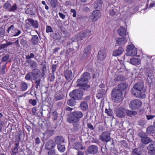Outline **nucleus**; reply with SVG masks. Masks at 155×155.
Masks as SVG:
<instances>
[{
	"mask_svg": "<svg viewBox=\"0 0 155 155\" xmlns=\"http://www.w3.org/2000/svg\"><path fill=\"white\" fill-rule=\"evenodd\" d=\"M144 87V84L142 82L136 83L131 89V93L137 97L143 98L146 96L144 93L145 91L143 89Z\"/></svg>",
	"mask_w": 155,
	"mask_h": 155,
	"instance_id": "f257e3e1",
	"label": "nucleus"
},
{
	"mask_svg": "<svg viewBox=\"0 0 155 155\" xmlns=\"http://www.w3.org/2000/svg\"><path fill=\"white\" fill-rule=\"evenodd\" d=\"M83 116V113L80 111H75L72 113L71 115L67 118V121L69 123L78 122Z\"/></svg>",
	"mask_w": 155,
	"mask_h": 155,
	"instance_id": "f03ea898",
	"label": "nucleus"
},
{
	"mask_svg": "<svg viewBox=\"0 0 155 155\" xmlns=\"http://www.w3.org/2000/svg\"><path fill=\"white\" fill-rule=\"evenodd\" d=\"M122 93L121 90L118 89H113L111 93L112 100L116 103H120L122 100Z\"/></svg>",
	"mask_w": 155,
	"mask_h": 155,
	"instance_id": "7ed1b4c3",
	"label": "nucleus"
},
{
	"mask_svg": "<svg viewBox=\"0 0 155 155\" xmlns=\"http://www.w3.org/2000/svg\"><path fill=\"white\" fill-rule=\"evenodd\" d=\"M70 96L76 100H81L82 99L83 92L81 90L76 89L69 93Z\"/></svg>",
	"mask_w": 155,
	"mask_h": 155,
	"instance_id": "20e7f679",
	"label": "nucleus"
},
{
	"mask_svg": "<svg viewBox=\"0 0 155 155\" xmlns=\"http://www.w3.org/2000/svg\"><path fill=\"white\" fill-rule=\"evenodd\" d=\"M142 103L140 100L136 99L133 100L129 104L130 107L132 110H136L141 107Z\"/></svg>",
	"mask_w": 155,
	"mask_h": 155,
	"instance_id": "39448f33",
	"label": "nucleus"
},
{
	"mask_svg": "<svg viewBox=\"0 0 155 155\" xmlns=\"http://www.w3.org/2000/svg\"><path fill=\"white\" fill-rule=\"evenodd\" d=\"M137 48H135L134 46L132 44L128 45L127 47L126 51L127 54L128 56H134L137 54Z\"/></svg>",
	"mask_w": 155,
	"mask_h": 155,
	"instance_id": "423d86ee",
	"label": "nucleus"
},
{
	"mask_svg": "<svg viewBox=\"0 0 155 155\" xmlns=\"http://www.w3.org/2000/svg\"><path fill=\"white\" fill-rule=\"evenodd\" d=\"M7 31L12 36H17L21 33V31L15 28L13 25H11L8 29Z\"/></svg>",
	"mask_w": 155,
	"mask_h": 155,
	"instance_id": "0eeeda50",
	"label": "nucleus"
},
{
	"mask_svg": "<svg viewBox=\"0 0 155 155\" xmlns=\"http://www.w3.org/2000/svg\"><path fill=\"white\" fill-rule=\"evenodd\" d=\"M87 83L84 81V80L81 78L77 81V86L80 87L83 90H87L90 88V86L87 84Z\"/></svg>",
	"mask_w": 155,
	"mask_h": 155,
	"instance_id": "6e6552de",
	"label": "nucleus"
},
{
	"mask_svg": "<svg viewBox=\"0 0 155 155\" xmlns=\"http://www.w3.org/2000/svg\"><path fill=\"white\" fill-rule=\"evenodd\" d=\"M126 112V109L123 107H120L117 108L115 110V114L117 117L122 118L125 117Z\"/></svg>",
	"mask_w": 155,
	"mask_h": 155,
	"instance_id": "1a4fd4ad",
	"label": "nucleus"
},
{
	"mask_svg": "<svg viewBox=\"0 0 155 155\" xmlns=\"http://www.w3.org/2000/svg\"><path fill=\"white\" fill-rule=\"evenodd\" d=\"M110 133L109 132L104 131L100 136L99 139L102 141L107 143L110 140Z\"/></svg>",
	"mask_w": 155,
	"mask_h": 155,
	"instance_id": "9d476101",
	"label": "nucleus"
},
{
	"mask_svg": "<svg viewBox=\"0 0 155 155\" xmlns=\"http://www.w3.org/2000/svg\"><path fill=\"white\" fill-rule=\"evenodd\" d=\"M33 80H41V73L38 69H34L32 71Z\"/></svg>",
	"mask_w": 155,
	"mask_h": 155,
	"instance_id": "9b49d317",
	"label": "nucleus"
},
{
	"mask_svg": "<svg viewBox=\"0 0 155 155\" xmlns=\"http://www.w3.org/2000/svg\"><path fill=\"white\" fill-rule=\"evenodd\" d=\"M107 55V53L106 49L104 48L101 49L98 51L97 59L99 61H103L104 60Z\"/></svg>",
	"mask_w": 155,
	"mask_h": 155,
	"instance_id": "f8f14e48",
	"label": "nucleus"
},
{
	"mask_svg": "<svg viewBox=\"0 0 155 155\" xmlns=\"http://www.w3.org/2000/svg\"><path fill=\"white\" fill-rule=\"evenodd\" d=\"M145 75L147 77V80L148 83H151L153 82L154 76L152 70L147 69L146 71Z\"/></svg>",
	"mask_w": 155,
	"mask_h": 155,
	"instance_id": "ddd939ff",
	"label": "nucleus"
},
{
	"mask_svg": "<svg viewBox=\"0 0 155 155\" xmlns=\"http://www.w3.org/2000/svg\"><path fill=\"white\" fill-rule=\"evenodd\" d=\"M91 31L87 29L80 32L78 35V37L81 40L85 39L91 35Z\"/></svg>",
	"mask_w": 155,
	"mask_h": 155,
	"instance_id": "4468645a",
	"label": "nucleus"
},
{
	"mask_svg": "<svg viewBox=\"0 0 155 155\" xmlns=\"http://www.w3.org/2000/svg\"><path fill=\"white\" fill-rule=\"evenodd\" d=\"M92 20L93 21H96L101 17V14L99 10H94L92 12Z\"/></svg>",
	"mask_w": 155,
	"mask_h": 155,
	"instance_id": "2eb2a0df",
	"label": "nucleus"
},
{
	"mask_svg": "<svg viewBox=\"0 0 155 155\" xmlns=\"http://www.w3.org/2000/svg\"><path fill=\"white\" fill-rule=\"evenodd\" d=\"M26 20L29 22L31 25L35 28H38L39 24L37 21L34 20L32 18H28Z\"/></svg>",
	"mask_w": 155,
	"mask_h": 155,
	"instance_id": "dca6fc26",
	"label": "nucleus"
},
{
	"mask_svg": "<svg viewBox=\"0 0 155 155\" xmlns=\"http://www.w3.org/2000/svg\"><path fill=\"white\" fill-rule=\"evenodd\" d=\"M81 79L84 80V82L88 83V80L91 78V76L89 73L88 72H85L83 73L81 76Z\"/></svg>",
	"mask_w": 155,
	"mask_h": 155,
	"instance_id": "f3484780",
	"label": "nucleus"
},
{
	"mask_svg": "<svg viewBox=\"0 0 155 155\" xmlns=\"http://www.w3.org/2000/svg\"><path fill=\"white\" fill-rule=\"evenodd\" d=\"M87 151L89 153L94 154L97 152L98 148L97 146H89Z\"/></svg>",
	"mask_w": 155,
	"mask_h": 155,
	"instance_id": "a211bd4d",
	"label": "nucleus"
},
{
	"mask_svg": "<svg viewBox=\"0 0 155 155\" xmlns=\"http://www.w3.org/2000/svg\"><path fill=\"white\" fill-rule=\"evenodd\" d=\"M55 143L58 145H61L64 142V139L63 137L61 136H58L55 138Z\"/></svg>",
	"mask_w": 155,
	"mask_h": 155,
	"instance_id": "6ab92c4d",
	"label": "nucleus"
},
{
	"mask_svg": "<svg viewBox=\"0 0 155 155\" xmlns=\"http://www.w3.org/2000/svg\"><path fill=\"white\" fill-rule=\"evenodd\" d=\"M55 146H45L46 150H49L48 152V155L54 154L55 153V150L54 149Z\"/></svg>",
	"mask_w": 155,
	"mask_h": 155,
	"instance_id": "aec40b11",
	"label": "nucleus"
},
{
	"mask_svg": "<svg viewBox=\"0 0 155 155\" xmlns=\"http://www.w3.org/2000/svg\"><path fill=\"white\" fill-rule=\"evenodd\" d=\"M54 129L53 128H50L49 127L48 128L47 130H46L44 133V137L48 138L51 136L53 134Z\"/></svg>",
	"mask_w": 155,
	"mask_h": 155,
	"instance_id": "412c9836",
	"label": "nucleus"
},
{
	"mask_svg": "<svg viewBox=\"0 0 155 155\" xmlns=\"http://www.w3.org/2000/svg\"><path fill=\"white\" fill-rule=\"evenodd\" d=\"M124 49L121 47H119L118 49H116L114 51L113 53V56H117L121 55L123 52Z\"/></svg>",
	"mask_w": 155,
	"mask_h": 155,
	"instance_id": "4be33fe9",
	"label": "nucleus"
},
{
	"mask_svg": "<svg viewBox=\"0 0 155 155\" xmlns=\"http://www.w3.org/2000/svg\"><path fill=\"white\" fill-rule=\"evenodd\" d=\"M116 44L119 45H124L127 42L125 38H117L116 39Z\"/></svg>",
	"mask_w": 155,
	"mask_h": 155,
	"instance_id": "5701e85b",
	"label": "nucleus"
},
{
	"mask_svg": "<svg viewBox=\"0 0 155 155\" xmlns=\"http://www.w3.org/2000/svg\"><path fill=\"white\" fill-rule=\"evenodd\" d=\"M26 62L28 63L31 69H37V64L35 61L32 60H28Z\"/></svg>",
	"mask_w": 155,
	"mask_h": 155,
	"instance_id": "b1692460",
	"label": "nucleus"
},
{
	"mask_svg": "<svg viewBox=\"0 0 155 155\" xmlns=\"http://www.w3.org/2000/svg\"><path fill=\"white\" fill-rule=\"evenodd\" d=\"M102 4L103 2L101 0H97L94 3V8L95 9H98L97 10L100 9L102 7Z\"/></svg>",
	"mask_w": 155,
	"mask_h": 155,
	"instance_id": "393cba45",
	"label": "nucleus"
},
{
	"mask_svg": "<svg viewBox=\"0 0 155 155\" xmlns=\"http://www.w3.org/2000/svg\"><path fill=\"white\" fill-rule=\"evenodd\" d=\"M117 32L119 35L121 36H124L126 35V31L125 28L123 26L120 27L118 29Z\"/></svg>",
	"mask_w": 155,
	"mask_h": 155,
	"instance_id": "a878e982",
	"label": "nucleus"
},
{
	"mask_svg": "<svg viewBox=\"0 0 155 155\" xmlns=\"http://www.w3.org/2000/svg\"><path fill=\"white\" fill-rule=\"evenodd\" d=\"M80 108L82 110H87L88 109V105L87 102L86 101L81 102L80 105Z\"/></svg>",
	"mask_w": 155,
	"mask_h": 155,
	"instance_id": "bb28decb",
	"label": "nucleus"
},
{
	"mask_svg": "<svg viewBox=\"0 0 155 155\" xmlns=\"http://www.w3.org/2000/svg\"><path fill=\"white\" fill-rule=\"evenodd\" d=\"M130 63L133 65H139L140 63L141 60L139 58H131L130 60Z\"/></svg>",
	"mask_w": 155,
	"mask_h": 155,
	"instance_id": "cd10ccee",
	"label": "nucleus"
},
{
	"mask_svg": "<svg viewBox=\"0 0 155 155\" xmlns=\"http://www.w3.org/2000/svg\"><path fill=\"white\" fill-rule=\"evenodd\" d=\"M91 46V45H88L84 50V53L83 54V56H84L83 58L85 59L87 56L88 54L90 53Z\"/></svg>",
	"mask_w": 155,
	"mask_h": 155,
	"instance_id": "c85d7f7f",
	"label": "nucleus"
},
{
	"mask_svg": "<svg viewBox=\"0 0 155 155\" xmlns=\"http://www.w3.org/2000/svg\"><path fill=\"white\" fill-rule=\"evenodd\" d=\"M39 39L37 35H32L31 39V41L32 45H36L38 42Z\"/></svg>",
	"mask_w": 155,
	"mask_h": 155,
	"instance_id": "c756f323",
	"label": "nucleus"
},
{
	"mask_svg": "<svg viewBox=\"0 0 155 155\" xmlns=\"http://www.w3.org/2000/svg\"><path fill=\"white\" fill-rule=\"evenodd\" d=\"M25 13L27 14L34 15L36 13L35 11L32 8H28L25 11Z\"/></svg>",
	"mask_w": 155,
	"mask_h": 155,
	"instance_id": "7c9ffc66",
	"label": "nucleus"
},
{
	"mask_svg": "<svg viewBox=\"0 0 155 155\" xmlns=\"http://www.w3.org/2000/svg\"><path fill=\"white\" fill-rule=\"evenodd\" d=\"M72 73L71 71L67 70L65 72L64 76L66 79L69 80L72 77Z\"/></svg>",
	"mask_w": 155,
	"mask_h": 155,
	"instance_id": "2f4dec72",
	"label": "nucleus"
},
{
	"mask_svg": "<svg viewBox=\"0 0 155 155\" xmlns=\"http://www.w3.org/2000/svg\"><path fill=\"white\" fill-rule=\"evenodd\" d=\"M54 97L55 100L58 101L63 99L64 97V95L62 93H58L55 95Z\"/></svg>",
	"mask_w": 155,
	"mask_h": 155,
	"instance_id": "473e14b6",
	"label": "nucleus"
},
{
	"mask_svg": "<svg viewBox=\"0 0 155 155\" xmlns=\"http://www.w3.org/2000/svg\"><path fill=\"white\" fill-rule=\"evenodd\" d=\"M142 142L145 144H147L150 142L152 140L149 137H147V135L141 139Z\"/></svg>",
	"mask_w": 155,
	"mask_h": 155,
	"instance_id": "72a5a7b5",
	"label": "nucleus"
},
{
	"mask_svg": "<svg viewBox=\"0 0 155 155\" xmlns=\"http://www.w3.org/2000/svg\"><path fill=\"white\" fill-rule=\"evenodd\" d=\"M128 86L126 83H121L118 85V87L121 90H124L127 88Z\"/></svg>",
	"mask_w": 155,
	"mask_h": 155,
	"instance_id": "f704fd0d",
	"label": "nucleus"
},
{
	"mask_svg": "<svg viewBox=\"0 0 155 155\" xmlns=\"http://www.w3.org/2000/svg\"><path fill=\"white\" fill-rule=\"evenodd\" d=\"M74 99L71 98L68 100L67 101V104L71 106H74L76 104V102Z\"/></svg>",
	"mask_w": 155,
	"mask_h": 155,
	"instance_id": "c9c22d12",
	"label": "nucleus"
},
{
	"mask_svg": "<svg viewBox=\"0 0 155 155\" xmlns=\"http://www.w3.org/2000/svg\"><path fill=\"white\" fill-rule=\"evenodd\" d=\"M147 132L148 134L155 133V127L153 126H150L147 129Z\"/></svg>",
	"mask_w": 155,
	"mask_h": 155,
	"instance_id": "e433bc0d",
	"label": "nucleus"
},
{
	"mask_svg": "<svg viewBox=\"0 0 155 155\" xmlns=\"http://www.w3.org/2000/svg\"><path fill=\"white\" fill-rule=\"evenodd\" d=\"M147 149L149 150L148 153L149 154L152 155L155 153V147H152L151 146H148Z\"/></svg>",
	"mask_w": 155,
	"mask_h": 155,
	"instance_id": "4c0bfd02",
	"label": "nucleus"
},
{
	"mask_svg": "<svg viewBox=\"0 0 155 155\" xmlns=\"http://www.w3.org/2000/svg\"><path fill=\"white\" fill-rule=\"evenodd\" d=\"M72 123H73V129L74 131H77L80 128V126L78 122H73Z\"/></svg>",
	"mask_w": 155,
	"mask_h": 155,
	"instance_id": "58836bf2",
	"label": "nucleus"
},
{
	"mask_svg": "<svg viewBox=\"0 0 155 155\" xmlns=\"http://www.w3.org/2000/svg\"><path fill=\"white\" fill-rule=\"evenodd\" d=\"M28 88V85L27 84L24 82H22L21 83L20 89L23 91H25Z\"/></svg>",
	"mask_w": 155,
	"mask_h": 155,
	"instance_id": "ea45409f",
	"label": "nucleus"
},
{
	"mask_svg": "<svg viewBox=\"0 0 155 155\" xmlns=\"http://www.w3.org/2000/svg\"><path fill=\"white\" fill-rule=\"evenodd\" d=\"M127 116L130 117H132L136 115L137 114L136 112L132 111L130 110H126V112Z\"/></svg>",
	"mask_w": 155,
	"mask_h": 155,
	"instance_id": "a19ab883",
	"label": "nucleus"
},
{
	"mask_svg": "<svg viewBox=\"0 0 155 155\" xmlns=\"http://www.w3.org/2000/svg\"><path fill=\"white\" fill-rule=\"evenodd\" d=\"M9 55L8 54H6L2 57L1 62H5V64H7L8 62V60L9 59Z\"/></svg>",
	"mask_w": 155,
	"mask_h": 155,
	"instance_id": "79ce46f5",
	"label": "nucleus"
},
{
	"mask_svg": "<svg viewBox=\"0 0 155 155\" xmlns=\"http://www.w3.org/2000/svg\"><path fill=\"white\" fill-rule=\"evenodd\" d=\"M35 81L34 82V84L35 86V87L38 90L40 89L41 87L40 85V83L41 81V80H35Z\"/></svg>",
	"mask_w": 155,
	"mask_h": 155,
	"instance_id": "37998d69",
	"label": "nucleus"
},
{
	"mask_svg": "<svg viewBox=\"0 0 155 155\" xmlns=\"http://www.w3.org/2000/svg\"><path fill=\"white\" fill-rule=\"evenodd\" d=\"M25 79L28 81L33 80L31 72L27 74L25 77Z\"/></svg>",
	"mask_w": 155,
	"mask_h": 155,
	"instance_id": "c03bdc74",
	"label": "nucleus"
},
{
	"mask_svg": "<svg viewBox=\"0 0 155 155\" xmlns=\"http://www.w3.org/2000/svg\"><path fill=\"white\" fill-rule=\"evenodd\" d=\"M18 146L14 147L11 149V154L12 155H16L17 153L18 152Z\"/></svg>",
	"mask_w": 155,
	"mask_h": 155,
	"instance_id": "a18cd8bd",
	"label": "nucleus"
},
{
	"mask_svg": "<svg viewBox=\"0 0 155 155\" xmlns=\"http://www.w3.org/2000/svg\"><path fill=\"white\" fill-rule=\"evenodd\" d=\"M51 5L52 8H55L58 4L57 0H51L50 1Z\"/></svg>",
	"mask_w": 155,
	"mask_h": 155,
	"instance_id": "49530a36",
	"label": "nucleus"
},
{
	"mask_svg": "<svg viewBox=\"0 0 155 155\" xmlns=\"http://www.w3.org/2000/svg\"><path fill=\"white\" fill-rule=\"evenodd\" d=\"M101 150L102 152L104 154L108 153V149L107 146H103V147H101Z\"/></svg>",
	"mask_w": 155,
	"mask_h": 155,
	"instance_id": "de8ad7c7",
	"label": "nucleus"
},
{
	"mask_svg": "<svg viewBox=\"0 0 155 155\" xmlns=\"http://www.w3.org/2000/svg\"><path fill=\"white\" fill-rule=\"evenodd\" d=\"M10 11L15 12L17 9V7L16 3L13 4L12 6L11 5Z\"/></svg>",
	"mask_w": 155,
	"mask_h": 155,
	"instance_id": "09e8293b",
	"label": "nucleus"
},
{
	"mask_svg": "<svg viewBox=\"0 0 155 155\" xmlns=\"http://www.w3.org/2000/svg\"><path fill=\"white\" fill-rule=\"evenodd\" d=\"M104 87L105 85L104 84H102L100 85V88H101V89L100 90H101V91L99 93V94H104Z\"/></svg>",
	"mask_w": 155,
	"mask_h": 155,
	"instance_id": "8fccbe9b",
	"label": "nucleus"
},
{
	"mask_svg": "<svg viewBox=\"0 0 155 155\" xmlns=\"http://www.w3.org/2000/svg\"><path fill=\"white\" fill-rule=\"evenodd\" d=\"M11 7V4L9 3H6L4 5V8L10 11Z\"/></svg>",
	"mask_w": 155,
	"mask_h": 155,
	"instance_id": "3c124183",
	"label": "nucleus"
},
{
	"mask_svg": "<svg viewBox=\"0 0 155 155\" xmlns=\"http://www.w3.org/2000/svg\"><path fill=\"white\" fill-rule=\"evenodd\" d=\"M49 79L51 81H53L55 78L54 73L50 74L49 75Z\"/></svg>",
	"mask_w": 155,
	"mask_h": 155,
	"instance_id": "603ef678",
	"label": "nucleus"
},
{
	"mask_svg": "<svg viewBox=\"0 0 155 155\" xmlns=\"http://www.w3.org/2000/svg\"><path fill=\"white\" fill-rule=\"evenodd\" d=\"M29 103L33 106H34L36 104L37 101L35 99H29Z\"/></svg>",
	"mask_w": 155,
	"mask_h": 155,
	"instance_id": "864d4df0",
	"label": "nucleus"
},
{
	"mask_svg": "<svg viewBox=\"0 0 155 155\" xmlns=\"http://www.w3.org/2000/svg\"><path fill=\"white\" fill-rule=\"evenodd\" d=\"M52 119L54 120H57L58 117V115L57 113L56 112H53L52 113Z\"/></svg>",
	"mask_w": 155,
	"mask_h": 155,
	"instance_id": "5fc2aeb1",
	"label": "nucleus"
},
{
	"mask_svg": "<svg viewBox=\"0 0 155 155\" xmlns=\"http://www.w3.org/2000/svg\"><path fill=\"white\" fill-rule=\"evenodd\" d=\"M58 150L61 152H63L65 150L64 146H58Z\"/></svg>",
	"mask_w": 155,
	"mask_h": 155,
	"instance_id": "6e6d98bb",
	"label": "nucleus"
},
{
	"mask_svg": "<svg viewBox=\"0 0 155 155\" xmlns=\"http://www.w3.org/2000/svg\"><path fill=\"white\" fill-rule=\"evenodd\" d=\"M52 36L53 38L55 39H60L61 38L59 35L56 33L53 34Z\"/></svg>",
	"mask_w": 155,
	"mask_h": 155,
	"instance_id": "4d7b16f0",
	"label": "nucleus"
},
{
	"mask_svg": "<svg viewBox=\"0 0 155 155\" xmlns=\"http://www.w3.org/2000/svg\"><path fill=\"white\" fill-rule=\"evenodd\" d=\"M105 112L109 116H112V112L111 110L110 109H106L105 110Z\"/></svg>",
	"mask_w": 155,
	"mask_h": 155,
	"instance_id": "13d9d810",
	"label": "nucleus"
},
{
	"mask_svg": "<svg viewBox=\"0 0 155 155\" xmlns=\"http://www.w3.org/2000/svg\"><path fill=\"white\" fill-rule=\"evenodd\" d=\"M146 121L144 120H141L138 121V125L141 126H143L146 124Z\"/></svg>",
	"mask_w": 155,
	"mask_h": 155,
	"instance_id": "bf43d9fd",
	"label": "nucleus"
},
{
	"mask_svg": "<svg viewBox=\"0 0 155 155\" xmlns=\"http://www.w3.org/2000/svg\"><path fill=\"white\" fill-rule=\"evenodd\" d=\"M6 65L5 64L4 65L2 66L0 72L1 74H4L5 73V69L6 67Z\"/></svg>",
	"mask_w": 155,
	"mask_h": 155,
	"instance_id": "052dcab7",
	"label": "nucleus"
},
{
	"mask_svg": "<svg viewBox=\"0 0 155 155\" xmlns=\"http://www.w3.org/2000/svg\"><path fill=\"white\" fill-rule=\"evenodd\" d=\"M46 31L47 33L52 32L53 31V29L50 26H47L46 27Z\"/></svg>",
	"mask_w": 155,
	"mask_h": 155,
	"instance_id": "680f3d73",
	"label": "nucleus"
},
{
	"mask_svg": "<svg viewBox=\"0 0 155 155\" xmlns=\"http://www.w3.org/2000/svg\"><path fill=\"white\" fill-rule=\"evenodd\" d=\"M21 139L20 135H18V137L16 138V141L15 143V145H18L19 144V142L20 140Z\"/></svg>",
	"mask_w": 155,
	"mask_h": 155,
	"instance_id": "e2e57ef3",
	"label": "nucleus"
},
{
	"mask_svg": "<svg viewBox=\"0 0 155 155\" xmlns=\"http://www.w3.org/2000/svg\"><path fill=\"white\" fill-rule=\"evenodd\" d=\"M138 136L140 137L141 138V139L143 138L144 137L146 136H147L146 134L143 132H140L138 134Z\"/></svg>",
	"mask_w": 155,
	"mask_h": 155,
	"instance_id": "0e129e2a",
	"label": "nucleus"
},
{
	"mask_svg": "<svg viewBox=\"0 0 155 155\" xmlns=\"http://www.w3.org/2000/svg\"><path fill=\"white\" fill-rule=\"evenodd\" d=\"M35 56V54L33 53H31L30 55H28L26 56L25 58L27 59H30L33 58Z\"/></svg>",
	"mask_w": 155,
	"mask_h": 155,
	"instance_id": "69168bd1",
	"label": "nucleus"
},
{
	"mask_svg": "<svg viewBox=\"0 0 155 155\" xmlns=\"http://www.w3.org/2000/svg\"><path fill=\"white\" fill-rule=\"evenodd\" d=\"M20 42L21 44L23 46H25L27 44V41L26 40L22 39L21 40Z\"/></svg>",
	"mask_w": 155,
	"mask_h": 155,
	"instance_id": "338daca9",
	"label": "nucleus"
},
{
	"mask_svg": "<svg viewBox=\"0 0 155 155\" xmlns=\"http://www.w3.org/2000/svg\"><path fill=\"white\" fill-rule=\"evenodd\" d=\"M57 66L56 64H53L52 65L51 67L52 73H54L55 72Z\"/></svg>",
	"mask_w": 155,
	"mask_h": 155,
	"instance_id": "774afa93",
	"label": "nucleus"
}]
</instances>
